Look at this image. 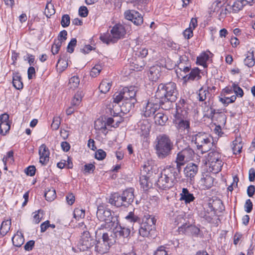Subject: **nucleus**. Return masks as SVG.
Masks as SVG:
<instances>
[{"label": "nucleus", "mask_w": 255, "mask_h": 255, "mask_svg": "<svg viewBox=\"0 0 255 255\" xmlns=\"http://www.w3.org/2000/svg\"><path fill=\"white\" fill-rule=\"evenodd\" d=\"M61 124V119L59 117H54L51 124V128L53 130H57L58 129Z\"/></svg>", "instance_id": "3c124183"}, {"label": "nucleus", "mask_w": 255, "mask_h": 255, "mask_svg": "<svg viewBox=\"0 0 255 255\" xmlns=\"http://www.w3.org/2000/svg\"><path fill=\"white\" fill-rule=\"evenodd\" d=\"M126 219L131 223L139 225V234L143 237H148L150 232L155 228L156 222L154 216L145 214L140 222V219L131 212L129 213Z\"/></svg>", "instance_id": "f03ea898"}, {"label": "nucleus", "mask_w": 255, "mask_h": 255, "mask_svg": "<svg viewBox=\"0 0 255 255\" xmlns=\"http://www.w3.org/2000/svg\"><path fill=\"white\" fill-rule=\"evenodd\" d=\"M175 119L173 123L179 132L187 131L189 133L190 129V121L187 120H184L182 115L179 113H177L174 116Z\"/></svg>", "instance_id": "9b49d317"}, {"label": "nucleus", "mask_w": 255, "mask_h": 255, "mask_svg": "<svg viewBox=\"0 0 255 255\" xmlns=\"http://www.w3.org/2000/svg\"><path fill=\"white\" fill-rule=\"evenodd\" d=\"M12 84L13 86L17 90H21L23 88V83L22 82L21 77L19 73H13Z\"/></svg>", "instance_id": "a878e982"}, {"label": "nucleus", "mask_w": 255, "mask_h": 255, "mask_svg": "<svg viewBox=\"0 0 255 255\" xmlns=\"http://www.w3.org/2000/svg\"><path fill=\"white\" fill-rule=\"evenodd\" d=\"M79 14L80 16L86 17L88 14V10L86 6H80L79 9Z\"/></svg>", "instance_id": "052dcab7"}, {"label": "nucleus", "mask_w": 255, "mask_h": 255, "mask_svg": "<svg viewBox=\"0 0 255 255\" xmlns=\"http://www.w3.org/2000/svg\"><path fill=\"white\" fill-rule=\"evenodd\" d=\"M28 78V79H32L33 76H35V70L33 67H30L27 71Z\"/></svg>", "instance_id": "338daca9"}, {"label": "nucleus", "mask_w": 255, "mask_h": 255, "mask_svg": "<svg viewBox=\"0 0 255 255\" xmlns=\"http://www.w3.org/2000/svg\"><path fill=\"white\" fill-rule=\"evenodd\" d=\"M126 33L125 26L120 24L114 25L111 30V34L108 33L100 37V39L107 44L115 43L119 39L123 38Z\"/></svg>", "instance_id": "423d86ee"}, {"label": "nucleus", "mask_w": 255, "mask_h": 255, "mask_svg": "<svg viewBox=\"0 0 255 255\" xmlns=\"http://www.w3.org/2000/svg\"><path fill=\"white\" fill-rule=\"evenodd\" d=\"M155 144V153L159 159H163L170 156L174 145L168 135L165 134L159 135L156 137Z\"/></svg>", "instance_id": "7ed1b4c3"}, {"label": "nucleus", "mask_w": 255, "mask_h": 255, "mask_svg": "<svg viewBox=\"0 0 255 255\" xmlns=\"http://www.w3.org/2000/svg\"><path fill=\"white\" fill-rule=\"evenodd\" d=\"M36 171L35 167L33 165H30L25 168V172L26 174V175L30 176H33L35 175Z\"/></svg>", "instance_id": "bf43d9fd"}, {"label": "nucleus", "mask_w": 255, "mask_h": 255, "mask_svg": "<svg viewBox=\"0 0 255 255\" xmlns=\"http://www.w3.org/2000/svg\"><path fill=\"white\" fill-rule=\"evenodd\" d=\"M208 163L211 171L214 173L220 171L223 165V162L221 159L216 161H208Z\"/></svg>", "instance_id": "393cba45"}, {"label": "nucleus", "mask_w": 255, "mask_h": 255, "mask_svg": "<svg viewBox=\"0 0 255 255\" xmlns=\"http://www.w3.org/2000/svg\"><path fill=\"white\" fill-rule=\"evenodd\" d=\"M253 203H252L251 200L249 199H247L246 201V203H245V204L244 206L245 211L248 213L251 212V211L253 210Z\"/></svg>", "instance_id": "13d9d810"}, {"label": "nucleus", "mask_w": 255, "mask_h": 255, "mask_svg": "<svg viewBox=\"0 0 255 255\" xmlns=\"http://www.w3.org/2000/svg\"><path fill=\"white\" fill-rule=\"evenodd\" d=\"M70 23V17L68 14H64L61 18V24L63 27L68 26Z\"/></svg>", "instance_id": "8fccbe9b"}, {"label": "nucleus", "mask_w": 255, "mask_h": 255, "mask_svg": "<svg viewBox=\"0 0 255 255\" xmlns=\"http://www.w3.org/2000/svg\"><path fill=\"white\" fill-rule=\"evenodd\" d=\"M160 107L159 104L153 103L151 102L148 101L145 107L143 108V112H144V116L145 117H149L153 116L157 110Z\"/></svg>", "instance_id": "a211bd4d"}, {"label": "nucleus", "mask_w": 255, "mask_h": 255, "mask_svg": "<svg viewBox=\"0 0 255 255\" xmlns=\"http://www.w3.org/2000/svg\"><path fill=\"white\" fill-rule=\"evenodd\" d=\"M106 153L103 149H99L95 152V158L98 160H101L105 158Z\"/></svg>", "instance_id": "5fc2aeb1"}, {"label": "nucleus", "mask_w": 255, "mask_h": 255, "mask_svg": "<svg viewBox=\"0 0 255 255\" xmlns=\"http://www.w3.org/2000/svg\"><path fill=\"white\" fill-rule=\"evenodd\" d=\"M232 150L234 154H240L243 147L242 139L240 137H236L232 142Z\"/></svg>", "instance_id": "bb28decb"}, {"label": "nucleus", "mask_w": 255, "mask_h": 255, "mask_svg": "<svg viewBox=\"0 0 255 255\" xmlns=\"http://www.w3.org/2000/svg\"><path fill=\"white\" fill-rule=\"evenodd\" d=\"M181 228L184 229V233L188 236L198 237L200 232V229L194 225H184Z\"/></svg>", "instance_id": "b1692460"}, {"label": "nucleus", "mask_w": 255, "mask_h": 255, "mask_svg": "<svg viewBox=\"0 0 255 255\" xmlns=\"http://www.w3.org/2000/svg\"><path fill=\"white\" fill-rule=\"evenodd\" d=\"M10 125L8 122H2L0 124V133L5 135L10 129Z\"/></svg>", "instance_id": "37998d69"}, {"label": "nucleus", "mask_w": 255, "mask_h": 255, "mask_svg": "<svg viewBox=\"0 0 255 255\" xmlns=\"http://www.w3.org/2000/svg\"><path fill=\"white\" fill-rule=\"evenodd\" d=\"M80 83V79L78 76H74L69 79V87L70 89L74 90L77 88Z\"/></svg>", "instance_id": "58836bf2"}, {"label": "nucleus", "mask_w": 255, "mask_h": 255, "mask_svg": "<svg viewBox=\"0 0 255 255\" xmlns=\"http://www.w3.org/2000/svg\"><path fill=\"white\" fill-rule=\"evenodd\" d=\"M110 247L108 244H106L102 240L96 241L95 244L94 251L100 255L104 254L108 252Z\"/></svg>", "instance_id": "aec40b11"}, {"label": "nucleus", "mask_w": 255, "mask_h": 255, "mask_svg": "<svg viewBox=\"0 0 255 255\" xmlns=\"http://www.w3.org/2000/svg\"><path fill=\"white\" fill-rule=\"evenodd\" d=\"M221 155L220 152L216 150H212L208 153L207 160L208 161H216L220 159Z\"/></svg>", "instance_id": "4c0bfd02"}, {"label": "nucleus", "mask_w": 255, "mask_h": 255, "mask_svg": "<svg viewBox=\"0 0 255 255\" xmlns=\"http://www.w3.org/2000/svg\"><path fill=\"white\" fill-rule=\"evenodd\" d=\"M189 136L192 137L191 141L194 142L197 149L200 150L202 153H205L210 149L213 139L205 133L199 132Z\"/></svg>", "instance_id": "0eeeda50"}, {"label": "nucleus", "mask_w": 255, "mask_h": 255, "mask_svg": "<svg viewBox=\"0 0 255 255\" xmlns=\"http://www.w3.org/2000/svg\"><path fill=\"white\" fill-rule=\"evenodd\" d=\"M96 216L100 222H104L98 228L99 230L104 229L109 230L117 225L118 217L115 215V213L110 209L106 208L103 205L98 206Z\"/></svg>", "instance_id": "20e7f679"}, {"label": "nucleus", "mask_w": 255, "mask_h": 255, "mask_svg": "<svg viewBox=\"0 0 255 255\" xmlns=\"http://www.w3.org/2000/svg\"><path fill=\"white\" fill-rule=\"evenodd\" d=\"M114 227L110 228L109 230H113V233L116 238H128L130 233V230L129 228L122 227L120 224L119 221L117 220V226H114Z\"/></svg>", "instance_id": "4468645a"}, {"label": "nucleus", "mask_w": 255, "mask_h": 255, "mask_svg": "<svg viewBox=\"0 0 255 255\" xmlns=\"http://www.w3.org/2000/svg\"><path fill=\"white\" fill-rule=\"evenodd\" d=\"M85 210L83 209L77 208L74 211L73 216L77 220H79L80 219H83L85 217Z\"/></svg>", "instance_id": "c03bdc74"}, {"label": "nucleus", "mask_w": 255, "mask_h": 255, "mask_svg": "<svg viewBox=\"0 0 255 255\" xmlns=\"http://www.w3.org/2000/svg\"><path fill=\"white\" fill-rule=\"evenodd\" d=\"M175 163L176 164L175 167L172 166H167L165 168L167 170H169V172H170L171 174L176 180H177V179H179L180 177V175L182 169V166L184 165V164L178 162Z\"/></svg>", "instance_id": "4be33fe9"}, {"label": "nucleus", "mask_w": 255, "mask_h": 255, "mask_svg": "<svg viewBox=\"0 0 255 255\" xmlns=\"http://www.w3.org/2000/svg\"><path fill=\"white\" fill-rule=\"evenodd\" d=\"M120 121H119V120L117 121L115 125H113V126L112 124L114 122L115 120L112 118H108L107 119L106 122H105L106 126L107 125V126H111L112 127H118L119 126V124L122 121V118L120 117Z\"/></svg>", "instance_id": "6e6d98bb"}, {"label": "nucleus", "mask_w": 255, "mask_h": 255, "mask_svg": "<svg viewBox=\"0 0 255 255\" xmlns=\"http://www.w3.org/2000/svg\"><path fill=\"white\" fill-rule=\"evenodd\" d=\"M239 181V178L237 176H235L233 177V182L232 184L228 187V190L232 192L233 190V186L237 187L238 183Z\"/></svg>", "instance_id": "0e129e2a"}, {"label": "nucleus", "mask_w": 255, "mask_h": 255, "mask_svg": "<svg viewBox=\"0 0 255 255\" xmlns=\"http://www.w3.org/2000/svg\"><path fill=\"white\" fill-rule=\"evenodd\" d=\"M198 171V166L195 163H189L184 168L183 172L187 180H192Z\"/></svg>", "instance_id": "2eb2a0df"}, {"label": "nucleus", "mask_w": 255, "mask_h": 255, "mask_svg": "<svg viewBox=\"0 0 255 255\" xmlns=\"http://www.w3.org/2000/svg\"><path fill=\"white\" fill-rule=\"evenodd\" d=\"M186 60L180 59V62L177 66V69L176 70V73L177 76L182 78V75H186L189 73L191 70V65L189 63H185Z\"/></svg>", "instance_id": "dca6fc26"}, {"label": "nucleus", "mask_w": 255, "mask_h": 255, "mask_svg": "<svg viewBox=\"0 0 255 255\" xmlns=\"http://www.w3.org/2000/svg\"><path fill=\"white\" fill-rule=\"evenodd\" d=\"M177 95L176 84L170 82L160 84L155 96L160 107L163 110H168L172 108V103L176 101Z\"/></svg>", "instance_id": "f257e3e1"}, {"label": "nucleus", "mask_w": 255, "mask_h": 255, "mask_svg": "<svg viewBox=\"0 0 255 255\" xmlns=\"http://www.w3.org/2000/svg\"><path fill=\"white\" fill-rule=\"evenodd\" d=\"M244 64L246 66L248 67H252L255 64V59L254 58V55L253 52H249L246 58L244 59Z\"/></svg>", "instance_id": "72a5a7b5"}, {"label": "nucleus", "mask_w": 255, "mask_h": 255, "mask_svg": "<svg viewBox=\"0 0 255 255\" xmlns=\"http://www.w3.org/2000/svg\"><path fill=\"white\" fill-rule=\"evenodd\" d=\"M200 71L198 68L191 69L189 73L186 75H182V79L185 82L189 80H199L201 78Z\"/></svg>", "instance_id": "6ab92c4d"}, {"label": "nucleus", "mask_w": 255, "mask_h": 255, "mask_svg": "<svg viewBox=\"0 0 255 255\" xmlns=\"http://www.w3.org/2000/svg\"><path fill=\"white\" fill-rule=\"evenodd\" d=\"M167 121V116L163 113L158 112L154 116L155 123L159 126H164Z\"/></svg>", "instance_id": "c756f323"}, {"label": "nucleus", "mask_w": 255, "mask_h": 255, "mask_svg": "<svg viewBox=\"0 0 255 255\" xmlns=\"http://www.w3.org/2000/svg\"><path fill=\"white\" fill-rule=\"evenodd\" d=\"M134 189L132 188L124 190L121 195L118 193L112 194L109 202L117 207L127 208L131 205L134 199Z\"/></svg>", "instance_id": "39448f33"}, {"label": "nucleus", "mask_w": 255, "mask_h": 255, "mask_svg": "<svg viewBox=\"0 0 255 255\" xmlns=\"http://www.w3.org/2000/svg\"><path fill=\"white\" fill-rule=\"evenodd\" d=\"M232 88L234 91L236 95L238 97H242L244 95V91L240 87L238 84L233 83L232 86Z\"/></svg>", "instance_id": "09e8293b"}, {"label": "nucleus", "mask_w": 255, "mask_h": 255, "mask_svg": "<svg viewBox=\"0 0 255 255\" xmlns=\"http://www.w3.org/2000/svg\"><path fill=\"white\" fill-rule=\"evenodd\" d=\"M116 105L115 106H113V108H112L111 107L108 109V110L109 112L110 113V114L113 116L114 117H116L119 116L120 112L119 111V110H117L116 109Z\"/></svg>", "instance_id": "69168bd1"}, {"label": "nucleus", "mask_w": 255, "mask_h": 255, "mask_svg": "<svg viewBox=\"0 0 255 255\" xmlns=\"http://www.w3.org/2000/svg\"><path fill=\"white\" fill-rule=\"evenodd\" d=\"M214 180V178L211 176L206 175L201 180V182L203 188L208 189L211 188L213 185Z\"/></svg>", "instance_id": "c85d7f7f"}, {"label": "nucleus", "mask_w": 255, "mask_h": 255, "mask_svg": "<svg viewBox=\"0 0 255 255\" xmlns=\"http://www.w3.org/2000/svg\"><path fill=\"white\" fill-rule=\"evenodd\" d=\"M13 245L17 247H20L24 243V238L18 235H14L12 239Z\"/></svg>", "instance_id": "ea45409f"}, {"label": "nucleus", "mask_w": 255, "mask_h": 255, "mask_svg": "<svg viewBox=\"0 0 255 255\" xmlns=\"http://www.w3.org/2000/svg\"><path fill=\"white\" fill-rule=\"evenodd\" d=\"M77 43V40L76 38H72L70 42L68 43L67 50V52L72 53L74 52V47L76 46Z\"/></svg>", "instance_id": "603ef678"}, {"label": "nucleus", "mask_w": 255, "mask_h": 255, "mask_svg": "<svg viewBox=\"0 0 255 255\" xmlns=\"http://www.w3.org/2000/svg\"><path fill=\"white\" fill-rule=\"evenodd\" d=\"M187 162H188V161L186 159L185 157L180 151L177 153L175 162H178L185 165Z\"/></svg>", "instance_id": "864d4df0"}, {"label": "nucleus", "mask_w": 255, "mask_h": 255, "mask_svg": "<svg viewBox=\"0 0 255 255\" xmlns=\"http://www.w3.org/2000/svg\"><path fill=\"white\" fill-rule=\"evenodd\" d=\"M125 17L128 20L131 21L134 24L138 26L143 23L142 15L134 10H127L124 13Z\"/></svg>", "instance_id": "ddd939ff"}, {"label": "nucleus", "mask_w": 255, "mask_h": 255, "mask_svg": "<svg viewBox=\"0 0 255 255\" xmlns=\"http://www.w3.org/2000/svg\"><path fill=\"white\" fill-rule=\"evenodd\" d=\"M197 99L200 102L205 101L207 97L210 94L209 92L208 88L204 89L203 87H201L198 91Z\"/></svg>", "instance_id": "f704fd0d"}, {"label": "nucleus", "mask_w": 255, "mask_h": 255, "mask_svg": "<svg viewBox=\"0 0 255 255\" xmlns=\"http://www.w3.org/2000/svg\"><path fill=\"white\" fill-rule=\"evenodd\" d=\"M154 255H168L167 252L164 246L159 247L154 252Z\"/></svg>", "instance_id": "680f3d73"}, {"label": "nucleus", "mask_w": 255, "mask_h": 255, "mask_svg": "<svg viewBox=\"0 0 255 255\" xmlns=\"http://www.w3.org/2000/svg\"><path fill=\"white\" fill-rule=\"evenodd\" d=\"M183 34L186 39H190L193 36V30L191 28H187L184 31Z\"/></svg>", "instance_id": "e2e57ef3"}, {"label": "nucleus", "mask_w": 255, "mask_h": 255, "mask_svg": "<svg viewBox=\"0 0 255 255\" xmlns=\"http://www.w3.org/2000/svg\"><path fill=\"white\" fill-rule=\"evenodd\" d=\"M96 240L92 237L88 231H84L81 236L78 247L80 251H85L93 247Z\"/></svg>", "instance_id": "9d476101"}, {"label": "nucleus", "mask_w": 255, "mask_h": 255, "mask_svg": "<svg viewBox=\"0 0 255 255\" xmlns=\"http://www.w3.org/2000/svg\"><path fill=\"white\" fill-rule=\"evenodd\" d=\"M180 152L188 161L192 159L195 153L194 150L189 146L183 149Z\"/></svg>", "instance_id": "7c9ffc66"}, {"label": "nucleus", "mask_w": 255, "mask_h": 255, "mask_svg": "<svg viewBox=\"0 0 255 255\" xmlns=\"http://www.w3.org/2000/svg\"><path fill=\"white\" fill-rule=\"evenodd\" d=\"M176 180L169 170L164 168L160 173L156 182L157 187L160 190H167L172 187Z\"/></svg>", "instance_id": "6e6552de"}, {"label": "nucleus", "mask_w": 255, "mask_h": 255, "mask_svg": "<svg viewBox=\"0 0 255 255\" xmlns=\"http://www.w3.org/2000/svg\"><path fill=\"white\" fill-rule=\"evenodd\" d=\"M101 69L100 65H95L91 71L90 76L93 77H96L100 73Z\"/></svg>", "instance_id": "4d7b16f0"}, {"label": "nucleus", "mask_w": 255, "mask_h": 255, "mask_svg": "<svg viewBox=\"0 0 255 255\" xmlns=\"http://www.w3.org/2000/svg\"><path fill=\"white\" fill-rule=\"evenodd\" d=\"M248 3V1L246 0H237L234 2L233 5V10L235 11H239L242 9L244 6Z\"/></svg>", "instance_id": "79ce46f5"}, {"label": "nucleus", "mask_w": 255, "mask_h": 255, "mask_svg": "<svg viewBox=\"0 0 255 255\" xmlns=\"http://www.w3.org/2000/svg\"><path fill=\"white\" fill-rule=\"evenodd\" d=\"M102 240L106 244H108L110 247L116 242V240L112 237L111 232H110V235L109 233H104L102 235Z\"/></svg>", "instance_id": "2f4dec72"}, {"label": "nucleus", "mask_w": 255, "mask_h": 255, "mask_svg": "<svg viewBox=\"0 0 255 255\" xmlns=\"http://www.w3.org/2000/svg\"><path fill=\"white\" fill-rule=\"evenodd\" d=\"M67 203L72 205L75 202V196L72 193H69L66 196Z\"/></svg>", "instance_id": "774afa93"}, {"label": "nucleus", "mask_w": 255, "mask_h": 255, "mask_svg": "<svg viewBox=\"0 0 255 255\" xmlns=\"http://www.w3.org/2000/svg\"><path fill=\"white\" fill-rule=\"evenodd\" d=\"M137 91V88L134 86L125 87L114 95V102L119 104L122 101H131L135 99Z\"/></svg>", "instance_id": "1a4fd4ad"}, {"label": "nucleus", "mask_w": 255, "mask_h": 255, "mask_svg": "<svg viewBox=\"0 0 255 255\" xmlns=\"http://www.w3.org/2000/svg\"><path fill=\"white\" fill-rule=\"evenodd\" d=\"M151 169V166L144 165L141 170L140 183L144 190H147L152 187V183L149 180V177L148 176V175L150 174Z\"/></svg>", "instance_id": "f8f14e48"}, {"label": "nucleus", "mask_w": 255, "mask_h": 255, "mask_svg": "<svg viewBox=\"0 0 255 255\" xmlns=\"http://www.w3.org/2000/svg\"><path fill=\"white\" fill-rule=\"evenodd\" d=\"M111 87V84L110 82L107 80H103L100 84L99 89L101 93L105 94L110 90Z\"/></svg>", "instance_id": "c9c22d12"}, {"label": "nucleus", "mask_w": 255, "mask_h": 255, "mask_svg": "<svg viewBox=\"0 0 255 255\" xmlns=\"http://www.w3.org/2000/svg\"><path fill=\"white\" fill-rule=\"evenodd\" d=\"M83 96L84 94L82 91H78L72 101V105L73 106H78L82 101Z\"/></svg>", "instance_id": "e433bc0d"}, {"label": "nucleus", "mask_w": 255, "mask_h": 255, "mask_svg": "<svg viewBox=\"0 0 255 255\" xmlns=\"http://www.w3.org/2000/svg\"><path fill=\"white\" fill-rule=\"evenodd\" d=\"M123 103L121 106L120 111L124 114L129 112L134 107V104L136 102V99H132L131 101H123Z\"/></svg>", "instance_id": "5701e85b"}, {"label": "nucleus", "mask_w": 255, "mask_h": 255, "mask_svg": "<svg viewBox=\"0 0 255 255\" xmlns=\"http://www.w3.org/2000/svg\"><path fill=\"white\" fill-rule=\"evenodd\" d=\"M44 196L47 201H52L56 198V194L55 190L52 189L46 191Z\"/></svg>", "instance_id": "a18cd8bd"}, {"label": "nucleus", "mask_w": 255, "mask_h": 255, "mask_svg": "<svg viewBox=\"0 0 255 255\" xmlns=\"http://www.w3.org/2000/svg\"><path fill=\"white\" fill-rule=\"evenodd\" d=\"M180 201H184L186 204L190 203L195 200V197L193 194L191 193L188 189L186 188L182 189L181 193L180 194Z\"/></svg>", "instance_id": "412c9836"}, {"label": "nucleus", "mask_w": 255, "mask_h": 255, "mask_svg": "<svg viewBox=\"0 0 255 255\" xmlns=\"http://www.w3.org/2000/svg\"><path fill=\"white\" fill-rule=\"evenodd\" d=\"M159 68L158 67H152L149 69L148 77L152 81H156L160 77Z\"/></svg>", "instance_id": "cd10ccee"}, {"label": "nucleus", "mask_w": 255, "mask_h": 255, "mask_svg": "<svg viewBox=\"0 0 255 255\" xmlns=\"http://www.w3.org/2000/svg\"><path fill=\"white\" fill-rule=\"evenodd\" d=\"M135 52V55L141 58L145 57L148 54V49L143 46H140L139 48L137 47Z\"/></svg>", "instance_id": "a19ab883"}, {"label": "nucleus", "mask_w": 255, "mask_h": 255, "mask_svg": "<svg viewBox=\"0 0 255 255\" xmlns=\"http://www.w3.org/2000/svg\"><path fill=\"white\" fill-rule=\"evenodd\" d=\"M11 225V220H7L2 222L0 228V234L3 236L5 235L9 231Z\"/></svg>", "instance_id": "473e14b6"}, {"label": "nucleus", "mask_w": 255, "mask_h": 255, "mask_svg": "<svg viewBox=\"0 0 255 255\" xmlns=\"http://www.w3.org/2000/svg\"><path fill=\"white\" fill-rule=\"evenodd\" d=\"M208 59V55L203 53L200 56L197 57V62L200 65L205 67H207L206 62Z\"/></svg>", "instance_id": "49530a36"}, {"label": "nucleus", "mask_w": 255, "mask_h": 255, "mask_svg": "<svg viewBox=\"0 0 255 255\" xmlns=\"http://www.w3.org/2000/svg\"><path fill=\"white\" fill-rule=\"evenodd\" d=\"M94 126L96 129L101 130L106 128L105 121H104L103 119L99 118L97 119L95 122Z\"/></svg>", "instance_id": "de8ad7c7"}, {"label": "nucleus", "mask_w": 255, "mask_h": 255, "mask_svg": "<svg viewBox=\"0 0 255 255\" xmlns=\"http://www.w3.org/2000/svg\"><path fill=\"white\" fill-rule=\"evenodd\" d=\"M39 162L42 165H46L49 160L50 152L46 146L43 144L39 148Z\"/></svg>", "instance_id": "f3484780"}]
</instances>
